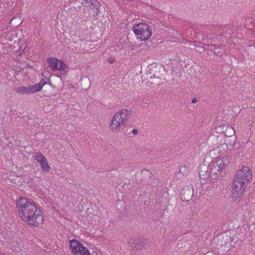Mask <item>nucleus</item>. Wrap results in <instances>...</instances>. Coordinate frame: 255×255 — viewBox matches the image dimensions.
Returning <instances> with one entry per match:
<instances>
[{"label": "nucleus", "instance_id": "nucleus-1", "mask_svg": "<svg viewBox=\"0 0 255 255\" xmlns=\"http://www.w3.org/2000/svg\"><path fill=\"white\" fill-rule=\"evenodd\" d=\"M16 205L19 216L23 221L35 227L42 224V212L34 202L29 199L20 197L16 200Z\"/></svg>", "mask_w": 255, "mask_h": 255}, {"label": "nucleus", "instance_id": "nucleus-2", "mask_svg": "<svg viewBox=\"0 0 255 255\" xmlns=\"http://www.w3.org/2000/svg\"><path fill=\"white\" fill-rule=\"evenodd\" d=\"M225 163L221 158H215L209 165L202 164L200 167L199 176L204 180L210 177L214 179L217 177L218 172L222 171Z\"/></svg>", "mask_w": 255, "mask_h": 255}, {"label": "nucleus", "instance_id": "nucleus-3", "mask_svg": "<svg viewBox=\"0 0 255 255\" xmlns=\"http://www.w3.org/2000/svg\"><path fill=\"white\" fill-rule=\"evenodd\" d=\"M83 12L80 15L82 22L91 20L101 13L102 5L97 0H83Z\"/></svg>", "mask_w": 255, "mask_h": 255}, {"label": "nucleus", "instance_id": "nucleus-4", "mask_svg": "<svg viewBox=\"0 0 255 255\" xmlns=\"http://www.w3.org/2000/svg\"><path fill=\"white\" fill-rule=\"evenodd\" d=\"M128 110L123 109L112 118L110 129L114 132H119L125 129L128 122Z\"/></svg>", "mask_w": 255, "mask_h": 255}, {"label": "nucleus", "instance_id": "nucleus-5", "mask_svg": "<svg viewBox=\"0 0 255 255\" xmlns=\"http://www.w3.org/2000/svg\"><path fill=\"white\" fill-rule=\"evenodd\" d=\"M234 240L233 236H231V233L226 231L214 237L213 243L216 245L217 248H222L223 250L229 251L230 247H234L236 243Z\"/></svg>", "mask_w": 255, "mask_h": 255}, {"label": "nucleus", "instance_id": "nucleus-6", "mask_svg": "<svg viewBox=\"0 0 255 255\" xmlns=\"http://www.w3.org/2000/svg\"><path fill=\"white\" fill-rule=\"evenodd\" d=\"M132 29L137 38L141 41L148 40L151 35V29L146 23L135 24L132 26Z\"/></svg>", "mask_w": 255, "mask_h": 255}, {"label": "nucleus", "instance_id": "nucleus-7", "mask_svg": "<svg viewBox=\"0 0 255 255\" xmlns=\"http://www.w3.org/2000/svg\"><path fill=\"white\" fill-rule=\"evenodd\" d=\"M247 184L234 178L231 189V197L236 201L239 200L245 191Z\"/></svg>", "mask_w": 255, "mask_h": 255}, {"label": "nucleus", "instance_id": "nucleus-8", "mask_svg": "<svg viewBox=\"0 0 255 255\" xmlns=\"http://www.w3.org/2000/svg\"><path fill=\"white\" fill-rule=\"evenodd\" d=\"M252 171L248 166H244L237 173L236 179L239 180L240 181L245 182L248 184L252 178Z\"/></svg>", "mask_w": 255, "mask_h": 255}, {"label": "nucleus", "instance_id": "nucleus-9", "mask_svg": "<svg viewBox=\"0 0 255 255\" xmlns=\"http://www.w3.org/2000/svg\"><path fill=\"white\" fill-rule=\"evenodd\" d=\"M180 195L182 201L186 202L190 201L194 195L193 186L189 185L184 186L181 190Z\"/></svg>", "mask_w": 255, "mask_h": 255}, {"label": "nucleus", "instance_id": "nucleus-10", "mask_svg": "<svg viewBox=\"0 0 255 255\" xmlns=\"http://www.w3.org/2000/svg\"><path fill=\"white\" fill-rule=\"evenodd\" d=\"M216 130L217 132L219 133H224L226 136L230 137H233V134L235 133V129L233 128L226 124L219 125L216 128Z\"/></svg>", "mask_w": 255, "mask_h": 255}, {"label": "nucleus", "instance_id": "nucleus-11", "mask_svg": "<svg viewBox=\"0 0 255 255\" xmlns=\"http://www.w3.org/2000/svg\"><path fill=\"white\" fill-rule=\"evenodd\" d=\"M70 246L71 247L72 252L74 255H78L79 251L80 250L83 245L78 241L76 240H72L70 241Z\"/></svg>", "mask_w": 255, "mask_h": 255}, {"label": "nucleus", "instance_id": "nucleus-12", "mask_svg": "<svg viewBox=\"0 0 255 255\" xmlns=\"http://www.w3.org/2000/svg\"><path fill=\"white\" fill-rule=\"evenodd\" d=\"M141 174V181L145 184H149L151 180L152 174L150 172L147 170H142L139 173Z\"/></svg>", "mask_w": 255, "mask_h": 255}, {"label": "nucleus", "instance_id": "nucleus-13", "mask_svg": "<svg viewBox=\"0 0 255 255\" xmlns=\"http://www.w3.org/2000/svg\"><path fill=\"white\" fill-rule=\"evenodd\" d=\"M208 50L213 51L217 56H221L223 55L224 50L221 47L215 45H207Z\"/></svg>", "mask_w": 255, "mask_h": 255}, {"label": "nucleus", "instance_id": "nucleus-14", "mask_svg": "<svg viewBox=\"0 0 255 255\" xmlns=\"http://www.w3.org/2000/svg\"><path fill=\"white\" fill-rule=\"evenodd\" d=\"M47 62L49 67L53 71L58 70V65L59 64V60L55 58H49L47 59Z\"/></svg>", "mask_w": 255, "mask_h": 255}, {"label": "nucleus", "instance_id": "nucleus-15", "mask_svg": "<svg viewBox=\"0 0 255 255\" xmlns=\"http://www.w3.org/2000/svg\"><path fill=\"white\" fill-rule=\"evenodd\" d=\"M149 74L151 75L150 76V80L156 78V80H159L163 79L162 74L158 70L156 67L154 69L151 70V72H150Z\"/></svg>", "mask_w": 255, "mask_h": 255}, {"label": "nucleus", "instance_id": "nucleus-16", "mask_svg": "<svg viewBox=\"0 0 255 255\" xmlns=\"http://www.w3.org/2000/svg\"><path fill=\"white\" fill-rule=\"evenodd\" d=\"M226 142V143L220 145L219 148H226L230 146L233 148L235 145L236 140L234 137H231L230 139H227Z\"/></svg>", "mask_w": 255, "mask_h": 255}, {"label": "nucleus", "instance_id": "nucleus-17", "mask_svg": "<svg viewBox=\"0 0 255 255\" xmlns=\"http://www.w3.org/2000/svg\"><path fill=\"white\" fill-rule=\"evenodd\" d=\"M128 245L132 249L139 250V238H133L128 242Z\"/></svg>", "mask_w": 255, "mask_h": 255}, {"label": "nucleus", "instance_id": "nucleus-18", "mask_svg": "<svg viewBox=\"0 0 255 255\" xmlns=\"http://www.w3.org/2000/svg\"><path fill=\"white\" fill-rule=\"evenodd\" d=\"M139 250L145 249L149 247L150 244L149 242L144 239L139 238Z\"/></svg>", "mask_w": 255, "mask_h": 255}, {"label": "nucleus", "instance_id": "nucleus-19", "mask_svg": "<svg viewBox=\"0 0 255 255\" xmlns=\"http://www.w3.org/2000/svg\"><path fill=\"white\" fill-rule=\"evenodd\" d=\"M15 92L20 94H28L30 93L29 86L28 87H19L15 90Z\"/></svg>", "mask_w": 255, "mask_h": 255}, {"label": "nucleus", "instance_id": "nucleus-20", "mask_svg": "<svg viewBox=\"0 0 255 255\" xmlns=\"http://www.w3.org/2000/svg\"><path fill=\"white\" fill-rule=\"evenodd\" d=\"M29 88L30 93H34L38 92L42 89L40 84L38 83L34 85H30L29 86Z\"/></svg>", "mask_w": 255, "mask_h": 255}, {"label": "nucleus", "instance_id": "nucleus-21", "mask_svg": "<svg viewBox=\"0 0 255 255\" xmlns=\"http://www.w3.org/2000/svg\"><path fill=\"white\" fill-rule=\"evenodd\" d=\"M83 6V3L82 2L75 1L74 2V5H72L70 9L71 10H75L76 11H78L81 10L82 6Z\"/></svg>", "mask_w": 255, "mask_h": 255}, {"label": "nucleus", "instance_id": "nucleus-22", "mask_svg": "<svg viewBox=\"0 0 255 255\" xmlns=\"http://www.w3.org/2000/svg\"><path fill=\"white\" fill-rule=\"evenodd\" d=\"M81 85L83 89L86 90L90 85V81L87 78H83L81 79Z\"/></svg>", "mask_w": 255, "mask_h": 255}, {"label": "nucleus", "instance_id": "nucleus-23", "mask_svg": "<svg viewBox=\"0 0 255 255\" xmlns=\"http://www.w3.org/2000/svg\"><path fill=\"white\" fill-rule=\"evenodd\" d=\"M42 169L45 172H48L50 169V167L48 164V162L47 159H46L45 161H43V162L40 163Z\"/></svg>", "mask_w": 255, "mask_h": 255}, {"label": "nucleus", "instance_id": "nucleus-24", "mask_svg": "<svg viewBox=\"0 0 255 255\" xmlns=\"http://www.w3.org/2000/svg\"><path fill=\"white\" fill-rule=\"evenodd\" d=\"M35 158L36 160L40 163L43 162L46 159L40 152H37Z\"/></svg>", "mask_w": 255, "mask_h": 255}, {"label": "nucleus", "instance_id": "nucleus-25", "mask_svg": "<svg viewBox=\"0 0 255 255\" xmlns=\"http://www.w3.org/2000/svg\"><path fill=\"white\" fill-rule=\"evenodd\" d=\"M50 83V79L49 78H47L46 76H45L43 74L42 75V77L41 78V80L38 83V84H40L41 87L42 88V87L47 84H49Z\"/></svg>", "mask_w": 255, "mask_h": 255}, {"label": "nucleus", "instance_id": "nucleus-26", "mask_svg": "<svg viewBox=\"0 0 255 255\" xmlns=\"http://www.w3.org/2000/svg\"><path fill=\"white\" fill-rule=\"evenodd\" d=\"M150 80V81H149L148 82V83L150 82L149 86L150 87H153L154 84L159 85L160 83L162 80H156V78H155V79H152V80Z\"/></svg>", "mask_w": 255, "mask_h": 255}, {"label": "nucleus", "instance_id": "nucleus-27", "mask_svg": "<svg viewBox=\"0 0 255 255\" xmlns=\"http://www.w3.org/2000/svg\"><path fill=\"white\" fill-rule=\"evenodd\" d=\"M65 64L62 62L61 60L60 61L59 60V64H58V70H59V71H64L65 70Z\"/></svg>", "mask_w": 255, "mask_h": 255}, {"label": "nucleus", "instance_id": "nucleus-28", "mask_svg": "<svg viewBox=\"0 0 255 255\" xmlns=\"http://www.w3.org/2000/svg\"><path fill=\"white\" fill-rule=\"evenodd\" d=\"M82 250H83V253L81 254L80 252H79L78 255H91L89 253V250L83 246L81 247Z\"/></svg>", "mask_w": 255, "mask_h": 255}, {"label": "nucleus", "instance_id": "nucleus-29", "mask_svg": "<svg viewBox=\"0 0 255 255\" xmlns=\"http://www.w3.org/2000/svg\"><path fill=\"white\" fill-rule=\"evenodd\" d=\"M72 40L74 41V43H77L78 41L82 42L83 40H81L79 36L74 35L72 36Z\"/></svg>", "mask_w": 255, "mask_h": 255}, {"label": "nucleus", "instance_id": "nucleus-30", "mask_svg": "<svg viewBox=\"0 0 255 255\" xmlns=\"http://www.w3.org/2000/svg\"><path fill=\"white\" fill-rule=\"evenodd\" d=\"M132 133H133L134 134H137L138 132V130L136 129H133L132 131H131Z\"/></svg>", "mask_w": 255, "mask_h": 255}, {"label": "nucleus", "instance_id": "nucleus-31", "mask_svg": "<svg viewBox=\"0 0 255 255\" xmlns=\"http://www.w3.org/2000/svg\"><path fill=\"white\" fill-rule=\"evenodd\" d=\"M108 62H109L110 63H113L114 59H113L112 58H109L107 59Z\"/></svg>", "mask_w": 255, "mask_h": 255}, {"label": "nucleus", "instance_id": "nucleus-32", "mask_svg": "<svg viewBox=\"0 0 255 255\" xmlns=\"http://www.w3.org/2000/svg\"><path fill=\"white\" fill-rule=\"evenodd\" d=\"M124 185L123 184H122V183H121V184H119V185L118 186V189H119V190H120V187H121V188H124Z\"/></svg>", "mask_w": 255, "mask_h": 255}, {"label": "nucleus", "instance_id": "nucleus-33", "mask_svg": "<svg viewBox=\"0 0 255 255\" xmlns=\"http://www.w3.org/2000/svg\"><path fill=\"white\" fill-rule=\"evenodd\" d=\"M196 102H197V99L195 98H194L192 100V101H191L192 103H195Z\"/></svg>", "mask_w": 255, "mask_h": 255}, {"label": "nucleus", "instance_id": "nucleus-34", "mask_svg": "<svg viewBox=\"0 0 255 255\" xmlns=\"http://www.w3.org/2000/svg\"><path fill=\"white\" fill-rule=\"evenodd\" d=\"M79 252L82 254L83 253V250H82V248H80V250L79 251Z\"/></svg>", "mask_w": 255, "mask_h": 255}, {"label": "nucleus", "instance_id": "nucleus-35", "mask_svg": "<svg viewBox=\"0 0 255 255\" xmlns=\"http://www.w3.org/2000/svg\"><path fill=\"white\" fill-rule=\"evenodd\" d=\"M79 252L82 254L83 253V250H82V248H80V250L79 251Z\"/></svg>", "mask_w": 255, "mask_h": 255}, {"label": "nucleus", "instance_id": "nucleus-36", "mask_svg": "<svg viewBox=\"0 0 255 255\" xmlns=\"http://www.w3.org/2000/svg\"><path fill=\"white\" fill-rule=\"evenodd\" d=\"M26 66H27L28 67H29V68H31V67H32V66H31L30 64H26Z\"/></svg>", "mask_w": 255, "mask_h": 255}, {"label": "nucleus", "instance_id": "nucleus-37", "mask_svg": "<svg viewBox=\"0 0 255 255\" xmlns=\"http://www.w3.org/2000/svg\"><path fill=\"white\" fill-rule=\"evenodd\" d=\"M49 84L50 86H51V87H53V85H52V83H51V82H50V81L49 84Z\"/></svg>", "mask_w": 255, "mask_h": 255}, {"label": "nucleus", "instance_id": "nucleus-38", "mask_svg": "<svg viewBox=\"0 0 255 255\" xmlns=\"http://www.w3.org/2000/svg\"><path fill=\"white\" fill-rule=\"evenodd\" d=\"M21 54L20 52L19 53H18V56H21Z\"/></svg>", "mask_w": 255, "mask_h": 255}, {"label": "nucleus", "instance_id": "nucleus-39", "mask_svg": "<svg viewBox=\"0 0 255 255\" xmlns=\"http://www.w3.org/2000/svg\"><path fill=\"white\" fill-rule=\"evenodd\" d=\"M130 16H131V18L133 19V18L132 17V15L130 14Z\"/></svg>", "mask_w": 255, "mask_h": 255}, {"label": "nucleus", "instance_id": "nucleus-40", "mask_svg": "<svg viewBox=\"0 0 255 255\" xmlns=\"http://www.w3.org/2000/svg\"><path fill=\"white\" fill-rule=\"evenodd\" d=\"M221 129L226 130V128H221Z\"/></svg>", "mask_w": 255, "mask_h": 255}, {"label": "nucleus", "instance_id": "nucleus-41", "mask_svg": "<svg viewBox=\"0 0 255 255\" xmlns=\"http://www.w3.org/2000/svg\"><path fill=\"white\" fill-rule=\"evenodd\" d=\"M4 255L3 254H1V255Z\"/></svg>", "mask_w": 255, "mask_h": 255}]
</instances>
